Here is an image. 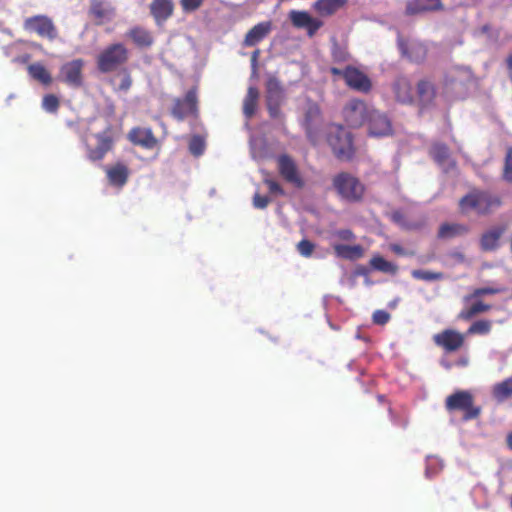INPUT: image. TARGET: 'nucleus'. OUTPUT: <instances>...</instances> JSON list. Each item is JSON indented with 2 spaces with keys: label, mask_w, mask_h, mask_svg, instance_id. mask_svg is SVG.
I'll use <instances>...</instances> for the list:
<instances>
[{
  "label": "nucleus",
  "mask_w": 512,
  "mask_h": 512,
  "mask_svg": "<svg viewBox=\"0 0 512 512\" xmlns=\"http://www.w3.org/2000/svg\"><path fill=\"white\" fill-rule=\"evenodd\" d=\"M326 140L333 154L341 161H350L355 154L352 133L338 124L327 126Z\"/></svg>",
  "instance_id": "nucleus-1"
},
{
  "label": "nucleus",
  "mask_w": 512,
  "mask_h": 512,
  "mask_svg": "<svg viewBox=\"0 0 512 512\" xmlns=\"http://www.w3.org/2000/svg\"><path fill=\"white\" fill-rule=\"evenodd\" d=\"M501 201L498 196H492L485 190H472L459 200L462 213L473 211L479 215L491 213L493 208L499 207Z\"/></svg>",
  "instance_id": "nucleus-2"
},
{
  "label": "nucleus",
  "mask_w": 512,
  "mask_h": 512,
  "mask_svg": "<svg viewBox=\"0 0 512 512\" xmlns=\"http://www.w3.org/2000/svg\"><path fill=\"white\" fill-rule=\"evenodd\" d=\"M117 139L112 126L105 127L104 131L87 135L85 146L87 158L91 161H100L113 149Z\"/></svg>",
  "instance_id": "nucleus-3"
},
{
  "label": "nucleus",
  "mask_w": 512,
  "mask_h": 512,
  "mask_svg": "<svg viewBox=\"0 0 512 512\" xmlns=\"http://www.w3.org/2000/svg\"><path fill=\"white\" fill-rule=\"evenodd\" d=\"M445 409L449 414L460 412L462 420L470 421L479 417L481 408L474 405V398L470 391L458 390L445 400Z\"/></svg>",
  "instance_id": "nucleus-4"
},
{
  "label": "nucleus",
  "mask_w": 512,
  "mask_h": 512,
  "mask_svg": "<svg viewBox=\"0 0 512 512\" xmlns=\"http://www.w3.org/2000/svg\"><path fill=\"white\" fill-rule=\"evenodd\" d=\"M332 184L339 197L345 201L358 202L364 197L365 185L357 177L347 172H341L334 176Z\"/></svg>",
  "instance_id": "nucleus-5"
},
{
  "label": "nucleus",
  "mask_w": 512,
  "mask_h": 512,
  "mask_svg": "<svg viewBox=\"0 0 512 512\" xmlns=\"http://www.w3.org/2000/svg\"><path fill=\"white\" fill-rule=\"evenodd\" d=\"M129 50L122 43H113L103 49L97 56V68L102 73L116 71L127 63Z\"/></svg>",
  "instance_id": "nucleus-6"
},
{
  "label": "nucleus",
  "mask_w": 512,
  "mask_h": 512,
  "mask_svg": "<svg viewBox=\"0 0 512 512\" xmlns=\"http://www.w3.org/2000/svg\"><path fill=\"white\" fill-rule=\"evenodd\" d=\"M374 109L369 108L362 99H352L342 109V118L347 126L358 128L365 124L369 118L370 112Z\"/></svg>",
  "instance_id": "nucleus-7"
},
{
  "label": "nucleus",
  "mask_w": 512,
  "mask_h": 512,
  "mask_svg": "<svg viewBox=\"0 0 512 512\" xmlns=\"http://www.w3.org/2000/svg\"><path fill=\"white\" fill-rule=\"evenodd\" d=\"M278 173L282 176L283 180L289 184L294 185L297 189H302L304 180L302 179L300 170L289 155L282 154L277 158Z\"/></svg>",
  "instance_id": "nucleus-8"
},
{
  "label": "nucleus",
  "mask_w": 512,
  "mask_h": 512,
  "mask_svg": "<svg viewBox=\"0 0 512 512\" xmlns=\"http://www.w3.org/2000/svg\"><path fill=\"white\" fill-rule=\"evenodd\" d=\"M371 137L383 138L392 134V124L388 116L379 110H371L365 122Z\"/></svg>",
  "instance_id": "nucleus-9"
},
{
  "label": "nucleus",
  "mask_w": 512,
  "mask_h": 512,
  "mask_svg": "<svg viewBox=\"0 0 512 512\" xmlns=\"http://www.w3.org/2000/svg\"><path fill=\"white\" fill-rule=\"evenodd\" d=\"M433 340L435 345L443 348L447 353L459 351L465 344L463 334L451 328L442 330L439 334H434Z\"/></svg>",
  "instance_id": "nucleus-10"
},
{
  "label": "nucleus",
  "mask_w": 512,
  "mask_h": 512,
  "mask_svg": "<svg viewBox=\"0 0 512 512\" xmlns=\"http://www.w3.org/2000/svg\"><path fill=\"white\" fill-rule=\"evenodd\" d=\"M24 27L27 30L36 32L40 37L48 38L50 40L57 37V29L52 20L45 15H37L29 17L24 22Z\"/></svg>",
  "instance_id": "nucleus-11"
},
{
  "label": "nucleus",
  "mask_w": 512,
  "mask_h": 512,
  "mask_svg": "<svg viewBox=\"0 0 512 512\" xmlns=\"http://www.w3.org/2000/svg\"><path fill=\"white\" fill-rule=\"evenodd\" d=\"M344 81L351 89L364 94L369 93L372 87L370 78L353 66L345 67Z\"/></svg>",
  "instance_id": "nucleus-12"
},
{
  "label": "nucleus",
  "mask_w": 512,
  "mask_h": 512,
  "mask_svg": "<svg viewBox=\"0 0 512 512\" xmlns=\"http://www.w3.org/2000/svg\"><path fill=\"white\" fill-rule=\"evenodd\" d=\"M320 123L321 115L319 105L309 101L306 113H304V127H306L307 138L312 144H316L319 139Z\"/></svg>",
  "instance_id": "nucleus-13"
},
{
  "label": "nucleus",
  "mask_w": 512,
  "mask_h": 512,
  "mask_svg": "<svg viewBox=\"0 0 512 512\" xmlns=\"http://www.w3.org/2000/svg\"><path fill=\"white\" fill-rule=\"evenodd\" d=\"M289 19L294 27L298 29H306L309 37H313L316 32L323 26V21L312 17L306 11L292 10L289 13Z\"/></svg>",
  "instance_id": "nucleus-14"
},
{
  "label": "nucleus",
  "mask_w": 512,
  "mask_h": 512,
  "mask_svg": "<svg viewBox=\"0 0 512 512\" xmlns=\"http://www.w3.org/2000/svg\"><path fill=\"white\" fill-rule=\"evenodd\" d=\"M88 14L96 25H103L112 20L115 9L109 0H90Z\"/></svg>",
  "instance_id": "nucleus-15"
},
{
  "label": "nucleus",
  "mask_w": 512,
  "mask_h": 512,
  "mask_svg": "<svg viewBox=\"0 0 512 512\" xmlns=\"http://www.w3.org/2000/svg\"><path fill=\"white\" fill-rule=\"evenodd\" d=\"M82 59H75L65 63L60 69V79L68 85L80 86L82 84Z\"/></svg>",
  "instance_id": "nucleus-16"
},
{
  "label": "nucleus",
  "mask_w": 512,
  "mask_h": 512,
  "mask_svg": "<svg viewBox=\"0 0 512 512\" xmlns=\"http://www.w3.org/2000/svg\"><path fill=\"white\" fill-rule=\"evenodd\" d=\"M171 114L177 121L187 120L189 118L195 119L197 117V102L196 98H180L176 99Z\"/></svg>",
  "instance_id": "nucleus-17"
},
{
  "label": "nucleus",
  "mask_w": 512,
  "mask_h": 512,
  "mask_svg": "<svg viewBox=\"0 0 512 512\" xmlns=\"http://www.w3.org/2000/svg\"><path fill=\"white\" fill-rule=\"evenodd\" d=\"M105 173L108 183L112 186L123 187L130 176L129 167L123 162H117L105 167Z\"/></svg>",
  "instance_id": "nucleus-18"
},
{
  "label": "nucleus",
  "mask_w": 512,
  "mask_h": 512,
  "mask_svg": "<svg viewBox=\"0 0 512 512\" xmlns=\"http://www.w3.org/2000/svg\"><path fill=\"white\" fill-rule=\"evenodd\" d=\"M272 31V22L264 21L254 25L245 35L243 46L254 47L262 42Z\"/></svg>",
  "instance_id": "nucleus-19"
},
{
  "label": "nucleus",
  "mask_w": 512,
  "mask_h": 512,
  "mask_svg": "<svg viewBox=\"0 0 512 512\" xmlns=\"http://www.w3.org/2000/svg\"><path fill=\"white\" fill-rule=\"evenodd\" d=\"M443 9L442 0H409L406 3L405 14L412 16Z\"/></svg>",
  "instance_id": "nucleus-20"
},
{
  "label": "nucleus",
  "mask_w": 512,
  "mask_h": 512,
  "mask_svg": "<svg viewBox=\"0 0 512 512\" xmlns=\"http://www.w3.org/2000/svg\"><path fill=\"white\" fill-rule=\"evenodd\" d=\"M129 140L131 143L138 145L144 149H153L157 145V139L153 135L150 128L135 127L129 132Z\"/></svg>",
  "instance_id": "nucleus-21"
},
{
  "label": "nucleus",
  "mask_w": 512,
  "mask_h": 512,
  "mask_svg": "<svg viewBox=\"0 0 512 512\" xmlns=\"http://www.w3.org/2000/svg\"><path fill=\"white\" fill-rule=\"evenodd\" d=\"M149 8L156 24L161 25L172 16L174 3L172 0H153Z\"/></svg>",
  "instance_id": "nucleus-22"
},
{
  "label": "nucleus",
  "mask_w": 512,
  "mask_h": 512,
  "mask_svg": "<svg viewBox=\"0 0 512 512\" xmlns=\"http://www.w3.org/2000/svg\"><path fill=\"white\" fill-rule=\"evenodd\" d=\"M505 231L506 227L504 225L496 226L485 231L482 237H480V249H482L485 252L497 250L499 248V240L503 236Z\"/></svg>",
  "instance_id": "nucleus-23"
},
{
  "label": "nucleus",
  "mask_w": 512,
  "mask_h": 512,
  "mask_svg": "<svg viewBox=\"0 0 512 512\" xmlns=\"http://www.w3.org/2000/svg\"><path fill=\"white\" fill-rule=\"evenodd\" d=\"M334 253L338 258L348 261H356L363 257L364 248L359 245L335 244L333 246Z\"/></svg>",
  "instance_id": "nucleus-24"
},
{
  "label": "nucleus",
  "mask_w": 512,
  "mask_h": 512,
  "mask_svg": "<svg viewBox=\"0 0 512 512\" xmlns=\"http://www.w3.org/2000/svg\"><path fill=\"white\" fill-rule=\"evenodd\" d=\"M127 36L140 48H148L154 43V38L151 32L139 26L131 28L128 31Z\"/></svg>",
  "instance_id": "nucleus-25"
},
{
  "label": "nucleus",
  "mask_w": 512,
  "mask_h": 512,
  "mask_svg": "<svg viewBox=\"0 0 512 512\" xmlns=\"http://www.w3.org/2000/svg\"><path fill=\"white\" fill-rule=\"evenodd\" d=\"M347 4V0H317L313 8L322 16H331Z\"/></svg>",
  "instance_id": "nucleus-26"
},
{
  "label": "nucleus",
  "mask_w": 512,
  "mask_h": 512,
  "mask_svg": "<svg viewBox=\"0 0 512 512\" xmlns=\"http://www.w3.org/2000/svg\"><path fill=\"white\" fill-rule=\"evenodd\" d=\"M28 74L35 81L47 86L52 83L50 72L41 63H33L27 67Z\"/></svg>",
  "instance_id": "nucleus-27"
},
{
  "label": "nucleus",
  "mask_w": 512,
  "mask_h": 512,
  "mask_svg": "<svg viewBox=\"0 0 512 512\" xmlns=\"http://www.w3.org/2000/svg\"><path fill=\"white\" fill-rule=\"evenodd\" d=\"M114 91L127 93L132 86V77L127 69L119 71L111 80Z\"/></svg>",
  "instance_id": "nucleus-28"
},
{
  "label": "nucleus",
  "mask_w": 512,
  "mask_h": 512,
  "mask_svg": "<svg viewBox=\"0 0 512 512\" xmlns=\"http://www.w3.org/2000/svg\"><path fill=\"white\" fill-rule=\"evenodd\" d=\"M468 233V228L464 224L444 223L440 226L438 236L441 239H451Z\"/></svg>",
  "instance_id": "nucleus-29"
},
{
  "label": "nucleus",
  "mask_w": 512,
  "mask_h": 512,
  "mask_svg": "<svg viewBox=\"0 0 512 512\" xmlns=\"http://www.w3.org/2000/svg\"><path fill=\"white\" fill-rule=\"evenodd\" d=\"M492 395L498 402L510 399L512 397V376L495 384L492 388Z\"/></svg>",
  "instance_id": "nucleus-30"
},
{
  "label": "nucleus",
  "mask_w": 512,
  "mask_h": 512,
  "mask_svg": "<svg viewBox=\"0 0 512 512\" xmlns=\"http://www.w3.org/2000/svg\"><path fill=\"white\" fill-rule=\"evenodd\" d=\"M490 304H485L481 301L474 302L470 307L462 309L459 312V319L462 320H472L473 317L478 315L479 313H486L491 310Z\"/></svg>",
  "instance_id": "nucleus-31"
},
{
  "label": "nucleus",
  "mask_w": 512,
  "mask_h": 512,
  "mask_svg": "<svg viewBox=\"0 0 512 512\" xmlns=\"http://www.w3.org/2000/svg\"><path fill=\"white\" fill-rule=\"evenodd\" d=\"M370 265L373 270L388 273L390 275H395L398 271L396 264L391 263L379 255L372 257L370 260Z\"/></svg>",
  "instance_id": "nucleus-32"
},
{
  "label": "nucleus",
  "mask_w": 512,
  "mask_h": 512,
  "mask_svg": "<svg viewBox=\"0 0 512 512\" xmlns=\"http://www.w3.org/2000/svg\"><path fill=\"white\" fill-rule=\"evenodd\" d=\"M430 156H432L436 163L443 165L449 158V149L444 143H435L433 147L430 148Z\"/></svg>",
  "instance_id": "nucleus-33"
},
{
  "label": "nucleus",
  "mask_w": 512,
  "mask_h": 512,
  "mask_svg": "<svg viewBox=\"0 0 512 512\" xmlns=\"http://www.w3.org/2000/svg\"><path fill=\"white\" fill-rule=\"evenodd\" d=\"M265 88L268 96H279L283 92L281 81L275 74H267Z\"/></svg>",
  "instance_id": "nucleus-34"
},
{
  "label": "nucleus",
  "mask_w": 512,
  "mask_h": 512,
  "mask_svg": "<svg viewBox=\"0 0 512 512\" xmlns=\"http://www.w3.org/2000/svg\"><path fill=\"white\" fill-rule=\"evenodd\" d=\"M411 277L420 281H441L445 278L442 272H434L429 270H413Z\"/></svg>",
  "instance_id": "nucleus-35"
},
{
  "label": "nucleus",
  "mask_w": 512,
  "mask_h": 512,
  "mask_svg": "<svg viewBox=\"0 0 512 512\" xmlns=\"http://www.w3.org/2000/svg\"><path fill=\"white\" fill-rule=\"evenodd\" d=\"M492 323L490 320L482 319L471 324L467 329L468 335H487L490 333Z\"/></svg>",
  "instance_id": "nucleus-36"
},
{
  "label": "nucleus",
  "mask_w": 512,
  "mask_h": 512,
  "mask_svg": "<svg viewBox=\"0 0 512 512\" xmlns=\"http://www.w3.org/2000/svg\"><path fill=\"white\" fill-rule=\"evenodd\" d=\"M206 143L205 139L199 135H195L190 138L189 141V152L190 154L198 157L205 152Z\"/></svg>",
  "instance_id": "nucleus-37"
},
{
  "label": "nucleus",
  "mask_w": 512,
  "mask_h": 512,
  "mask_svg": "<svg viewBox=\"0 0 512 512\" xmlns=\"http://www.w3.org/2000/svg\"><path fill=\"white\" fill-rule=\"evenodd\" d=\"M394 90L397 96H405L410 94L412 87L410 81L406 77H399L394 83Z\"/></svg>",
  "instance_id": "nucleus-38"
},
{
  "label": "nucleus",
  "mask_w": 512,
  "mask_h": 512,
  "mask_svg": "<svg viewBox=\"0 0 512 512\" xmlns=\"http://www.w3.org/2000/svg\"><path fill=\"white\" fill-rule=\"evenodd\" d=\"M500 292V289L493 287H480L474 289L471 294L465 296V301H471L472 299H477L478 297L485 295H495Z\"/></svg>",
  "instance_id": "nucleus-39"
},
{
  "label": "nucleus",
  "mask_w": 512,
  "mask_h": 512,
  "mask_svg": "<svg viewBox=\"0 0 512 512\" xmlns=\"http://www.w3.org/2000/svg\"><path fill=\"white\" fill-rule=\"evenodd\" d=\"M418 96H429L435 93L434 85L431 81L423 79L417 83Z\"/></svg>",
  "instance_id": "nucleus-40"
},
{
  "label": "nucleus",
  "mask_w": 512,
  "mask_h": 512,
  "mask_svg": "<svg viewBox=\"0 0 512 512\" xmlns=\"http://www.w3.org/2000/svg\"><path fill=\"white\" fill-rule=\"evenodd\" d=\"M296 248L301 256L308 258L313 255L315 245L308 239H302L299 244L296 245Z\"/></svg>",
  "instance_id": "nucleus-41"
},
{
  "label": "nucleus",
  "mask_w": 512,
  "mask_h": 512,
  "mask_svg": "<svg viewBox=\"0 0 512 512\" xmlns=\"http://www.w3.org/2000/svg\"><path fill=\"white\" fill-rule=\"evenodd\" d=\"M503 179L504 181L512 183V148L508 149L505 155Z\"/></svg>",
  "instance_id": "nucleus-42"
},
{
  "label": "nucleus",
  "mask_w": 512,
  "mask_h": 512,
  "mask_svg": "<svg viewBox=\"0 0 512 512\" xmlns=\"http://www.w3.org/2000/svg\"><path fill=\"white\" fill-rule=\"evenodd\" d=\"M204 0H180V5L185 13L194 12L203 5Z\"/></svg>",
  "instance_id": "nucleus-43"
},
{
  "label": "nucleus",
  "mask_w": 512,
  "mask_h": 512,
  "mask_svg": "<svg viewBox=\"0 0 512 512\" xmlns=\"http://www.w3.org/2000/svg\"><path fill=\"white\" fill-rule=\"evenodd\" d=\"M243 108L245 117L251 118L257 110V98H246Z\"/></svg>",
  "instance_id": "nucleus-44"
},
{
  "label": "nucleus",
  "mask_w": 512,
  "mask_h": 512,
  "mask_svg": "<svg viewBox=\"0 0 512 512\" xmlns=\"http://www.w3.org/2000/svg\"><path fill=\"white\" fill-rule=\"evenodd\" d=\"M264 184L266 187H268V190L271 194L284 196V190L281 184H279L276 180L265 179Z\"/></svg>",
  "instance_id": "nucleus-45"
},
{
  "label": "nucleus",
  "mask_w": 512,
  "mask_h": 512,
  "mask_svg": "<svg viewBox=\"0 0 512 512\" xmlns=\"http://www.w3.org/2000/svg\"><path fill=\"white\" fill-rule=\"evenodd\" d=\"M389 319H390V314L387 311L377 310V311L373 312L372 320H373V323H375V324L384 325L389 322Z\"/></svg>",
  "instance_id": "nucleus-46"
},
{
  "label": "nucleus",
  "mask_w": 512,
  "mask_h": 512,
  "mask_svg": "<svg viewBox=\"0 0 512 512\" xmlns=\"http://www.w3.org/2000/svg\"><path fill=\"white\" fill-rule=\"evenodd\" d=\"M270 199L267 196H262L258 193L253 196V207L257 209H264L269 205Z\"/></svg>",
  "instance_id": "nucleus-47"
},
{
  "label": "nucleus",
  "mask_w": 512,
  "mask_h": 512,
  "mask_svg": "<svg viewBox=\"0 0 512 512\" xmlns=\"http://www.w3.org/2000/svg\"><path fill=\"white\" fill-rule=\"evenodd\" d=\"M59 105L58 98H43L42 106L46 111L55 112Z\"/></svg>",
  "instance_id": "nucleus-48"
},
{
  "label": "nucleus",
  "mask_w": 512,
  "mask_h": 512,
  "mask_svg": "<svg viewBox=\"0 0 512 512\" xmlns=\"http://www.w3.org/2000/svg\"><path fill=\"white\" fill-rule=\"evenodd\" d=\"M268 109L270 112V116L278 117L279 113V102L277 98H269L268 99Z\"/></svg>",
  "instance_id": "nucleus-49"
},
{
  "label": "nucleus",
  "mask_w": 512,
  "mask_h": 512,
  "mask_svg": "<svg viewBox=\"0 0 512 512\" xmlns=\"http://www.w3.org/2000/svg\"><path fill=\"white\" fill-rule=\"evenodd\" d=\"M260 54H261L260 49L254 50L251 54L250 63H251V70H252L253 74L257 73L258 60H259Z\"/></svg>",
  "instance_id": "nucleus-50"
},
{
  "label": "nucleus",
  "mask_w": 512,
  "mask_h": 512,
  "mask_svg": "<svg viewBox=\"0 0 512 512\" xmlns=\"http://www.w3.org/2000/svg\"><path fill=\"white\" fill-rule=\"evenodd\" d=\"M334 61L343 62L347 60V53L342 51L340 48H335L332 52Z\"/></svg>",
  "instance_id": "nucleus-51"
},
{
  "label": "nucleus",
  "mask_w": 512,
  "mask_h": 512,
  "mask_svg": "<svg viewBox=\"0 0 512 512\" xmlns=\"http://www.w3.org/2000/svg\"><path fill=\"white\" fill-rule=\"evenodd\" d=\"M389 413L391 415V421L394 422L395 425H401L402 427H406L408 425V420L397 418L393 415L391 408H389Z\"/></svg>",
  "instance_id": "nucleus-52"
},
{
  "label": "nucleus",
  "mask_w": 512,
  "mask_h": 512,
  "mask_svg": "<svg viewBox=\"0 0 512 512\" xmlns=\"http://www.w3.org/2000/svg\"><path fill=\"white\" fill-rule=\"evenodd\" d=\"M390 249L397 255H408V252L399 244H391Z\"/></svg>",
  "instance_id": "nucleus-53"
},
{
  "label": "nucleus",
  "mask_w": 512,
  "mask_h": 512,
  "mask_svg": "<svg viewBox=\"0 0 512 512\" xmlns=\"http://www.w3.org/2000/svg\"><path fill=\"white\" fill-rule=\"evenodd\" d=\"M339 237H340V239L350 240V239L354 238V234L351 230L344 229V230L339 231Z\"/></svg>",
  "instance_id": "nucleus-54"
},
{
  "label": "nucleus",
  "mask_w": 512,
  "mask_h": 512,
  "mask_svg": "<svg viewBox=\"0 0 512 512\" xmlns=\"http://www.w3.org/2000/svg\"><path fill=\"white\" fill-rule=\"evenodd\" d=\"M344 72H345V68L344 69H339V68H336V67H331L330 68V73L334 76H339L341 78L344 79Z\"/></svg>",
  "instance_id": "nucleus-55"
},
{
  "label": "nucleus",
  "mask_w": 512,
  "mask_h": 512,
  "mask_svg": "<svg viewBox=\"0 0 512 512\" xmlns=\"http://www.w3.org/2000/svg\"><path fill=\"white\" fill-rule=\"evenodd\" d=\"M30 60V55L29 54H24L20 57H17L15 59L16 62H19V63H27L28 61Z\"/></svg>",
  "instance_id": "nucleus-56"
},
{
  "label": "nucleus",
  "mask_w": 512,
  "mask_h": 512,
  "mask_svg": "<svg viewBox=\"0 0 512 512\" xmlns=\"http://www.w3.org/2000/svg\"><path fill=\"white\" fill-rule=\"evenodd\" d=\"M506 444L512 450V431L506 436Z\"/></svg>",
  "instance_id": "nucleus-57"
},
{
  "label": "nucleus",
  "mask_w": 512,
  "mask_h": 512,
  "mask_svg": "<svg viewBox=\"0 0 512 512\" xmlns=\"http://www.w3.org/2000/svg\"><path fill=\"white\" fill-rule=\"evenodd\" d=\"M248 96H258L257 91H256V90H254V89H252V88H250V89H249V95H248Z\"/></svg>",
  "instance_id": "nucleus-58"
},
{
  "label": "nucleus",
  "mask_w": 512,
  "mask_h": 512,
  "mask_svg": "<svg viewBox=\"0 0 512 512\" xmlns=\"http://www.w3.org/2000/svg\"><path fill=\"white\" fill-rule=\"evenodd\" d=\"M186 96H188V97L195 96V91H193V90L188 91Z\"/></svg>",
  "instance_id": "nucleus-59"
},
{
  "label": "nucleus",
  "mask_w": 512,
  "mask_h": 512,
  "mask_svg": "<svg viewBox=\"0 0 512 512\" xmlns=\"http://www.w3.org/2000/svg\"><path fill=\"white\" fill-rule=\"evenodd\" d=\"M412 101V98H409V99H402V103H407V102H411Z\"/></svg>",
  "instance_id": "nucleus-60"
},
{
  "label": "nucleus",
  "mask_w": 512,
  "mask_h": 512,
  "mask_svg": "<svg viewBox=\"0 0 512 512\" xmlns=\"http://www.w3.org/2000/svg\"><path fill=\"white\" fill-rule=\"evenodd\" d=\"M510 251H511V254H512V235H511V238H510Z\"/></svg>",
  "instance_id": "nucleus-61"
},
{
  "label": "nucleus",
  "mask_w": 512,
  "mask_h": 512,
  "mask_svg": "<svg viewBox=\"0 0 512 512\" xmlns=\"http://www.w3.org/2000/svg\"><path fill=\"white\" fill-rule=\"evenodd\" d=\"M460 71H462V69H460V68H456V69L454 70V72H460Z\"/></svg>",
  "instance_id": "nucleus-62"
},
{
  "label": "nucleus",
  "mask_w": 512,
  "mask_h": 512,
  "mask_svg": "<svg viewBox=\"0 0 512 512\" xmlns=\"http://www.w3.org/2000/svg\"><path fill=\"white\" fill-rule=\"evenodd\" d=\"M510 505H511V508H512V495H511V501H510Z\"/></svg>",
  "instance_id": "nucleus-63"
}]
</instances>
